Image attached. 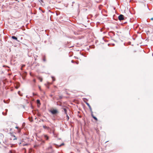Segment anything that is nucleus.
I'll return each instance as SVG.
<instances>
[{
    "label": "nucleus",
    "instance_id": "1",
    "mask_svg": "<svg viewBox=\"0 0 153 153\" xmlns=\"http://www.w3.org/2000/svg\"><path fill=\"white\" fill-rule=\"evenodd\" d=\"M118 19L120 21L123 20L124 19V16L123 15L120 14V15L118 17Z\"/></svg>",
    "mask_w": 153,
    "mask_h": 153
},
{
    "label": "nucleus",
    "instance_id": "2",
    "mask_svg": "<svg viewBox=\"0 0 153 153\" xmlns=\"http://www.w3.org/2000/svg\"><path fill=\"white\" fill-rule=\"evenodd\" d=\"M50 111L53 114H55L58 112L57 111L56 109H53L52 110H51Z\"/></svg>",
    "mask_w": 153,
    "mask_h": 153
},
{
    "label": "nucleus",
    "instance_id": "3",
    "mask_svg": "<svg viewBox=\"0 0 153 153\" xmlns=\"http://www.w3.org/2000/svg\"><path fill=\"white\" fill-rule=\"evenodd\" d=\"M86 103L87 104V105L88 106V108H89L90 110V111L92 113V108H91V106L89 104L88 102H86Z\"/></svg>",
    "mask_w": 153,
    "mask_h": 153
},
{
    "label": "nucleus",
    "instance_id": "4",
    "mask_svg": "<svg viewBox=\"0 0 153 153\" xmlns=\"http://www.w3.org/2000/svg\"><path fill=\"white\" fill-rule=\"evenodd\" d=\"M11 38L13 39H15V40H16L17 41L19 42V41L18 40L17 38L16 37L14 36H12Z\"/></svg>",
    "mask_w": 153,
    "mask_h": 153
},
{
    "label": "nucleus",
    "instance_id": "5",
    "mask_svg": "<svg viewBox=\"0 0 153 153\" xmlns=\"http://www.w3.org/2000/svg\"><path fill=\"white\" fill-rule=\"evenodd\" d=\"M44 137L46 140H48V137L47 135H45Z\"/></svg>",
    "mask_w": 153,
    "mask_h": 153
},
{
    "label": "nucleus",
    "instance_id": "6",
    "mask_svg": "<svg viewBox=\"0 0 153 153\" xmlns=\"http://www.w3.org/2000/svg\"><path fill=\"white\" fill-rule=\"evenodd\" d=\"M39 79L40 81L41 82H42V78L40 77H39L38 78Z\"/></svg>",
    "mask_w": 153,
    "mask_h": 153
},
{
    "label": "nucleus",
    "instance_id": "7",
    "mask_svg": "<svg viewBox=\"0 0 153 153\" xmlns=\"http://www.w3.org/2000/svg\"><path fill=\"white\" fill-rule=\"evenodd\" d=\"M63 110H64V111L65 112V114H67V110H66V109L65 108H64L63 109Z\"/></svg>",
    "mask_w": 153,
    "mask_h": 153
},
{
    "label": "nucleus",
    "instance_id": "8",
    "mask_svg": "<svg viewBox=\"0 0 153 153\" xmlns=\"http://www.w3.org/2000/svg\"><path fill=\"white\" fill-rule=\"evenodd\" d=\"M43 127L45 128V129H48L49 128L48 127L45 126H43Z\"/></svg>",
    "mask_w": 153,
    "mask_h": 153
},
{
    "label": "nucleus",
    "instance_id": "9",
    "mask_svg": "<svg viewBox=\"0 0 153 153\" xmlns=\"http://www.w3.org/2000/svg\"><path fill=\"white\" fill-rule=\"evenodd\" d=\"M36 103L37 104H40V101L39 100H36Z\"/></svg>",
    "mask_w": 153,
    "mask_h": 153
},
{
    "label": "nucleus",
    "instance_id": "10",
    "mask_svg": "<svg viewBox=\"0 0 153 153\" xmlns=\"http://www.w3.org/2000/svg\"><path fill=\"white\" fill-rule=\"evenodd\" d=\"M93 118L96 120H97V118L95 116L93 117Z\"/></svg>",
    "mask_w": 153,
    "mask_h": 153
},
{
    "label": "nucleus",
    "instance_id": "11",
    "mask_svg": "<svg viewBox=\"0 0 153 153\" xmlns=\"http://www.w3.org/2000/svg\"><path fill=\"white\" fill-rule=\"evenodd\" d=\"M52 80H53V81H55V78H54V77H53V76H52Z\"/></svg>",
    "mask_w": 153,
    "mask_h": 153
},
{
    "label": "nucleus",
    "instance_id": "12",
    "mask_svg": "<svg viewBox=\"0 0 153 153\" xmlns=\"http://www.w3.org/2000/svg\"><path fill=\"white\" fill-rule=\"evenodd\" d=\"M43 60L44 61V62H45L46 61V59L44 57L43 58Z\"/></svg>",
    "mask_w": 153,
    "mask_h": 153
},
{
    "label": "nucleus",
    "instance_id": "13",
    "mask_svg": "<svg viewBox=\"0 0 153 153\" xmlns=\"http://www.w3.org/2000/svg\"><path fill=\"white\" fill-rule=\"evenodd\" d=\"M20 91H19L18 92V93L20 96H22V95L21 94H20Z\"/></svg>",
    "mask_w": 153,
    "mask_h": 153
},
{
    "label": "nucleus",
    "instance_id": "14",
    "mask_svg": "<svg viewBox=\"0 0 153 153\" xmlns=\"http://www.w3.org/2000/svg\"><path fill=\"white\" fill-rule=\"evenodd\" d=\"M13 136L14 137H15L14 138H13V140H16L17 139V138H16V137H15V135H13Z\"/></svg>",
    "mask_w": 153,
    "mask_h": 153
},
{
    "label": "nucleus",
    "instance_id": "15",
    "mask_svg": "<svg viewBox=\"0 0 153 153\" xmlns=\"http://www.w3.org/2000/svg\"><path fill=\"white\" fill-rule=\"evenodd\" d=\"M64 145V143H62L60 145H59V146L60 147V146L63 145Z\"/></svg>",
    "mask_w": 153,
    "mask_h": 153
},
{
    "label": "nucleus",
    "instance_id": "16",
    "mask_svg": "<svg viewBox=\"0 0 153 153\" xmlns=\"http://www.w3.org/2000/svg\"><path fill=\"white\" fill-rule=\"evenodd\" d=\"M2 114L4 115H6L7 114V113H4L3 112H2Z\"/></svg>",
    "mask_w": 153,
    "mask_h": 153
},
{
    "label": "nucleus",
    "instance_id": "17",
    "mask_svg": "<svg viewBox=\"0 0 153 153\" xmlns=\"http://www.w3.org/2000/svg\"><path fill=\"white\" fill-rule=\"evenodd\" d=\"M91 115L92 116V117H94L93 114V112L92 113L91 112Z\"/></svg>",
    "mask_w": 153,
    "mask_h": 153
},
{
    "label": "nucleus",
    "instance_id": "18",
    "mask_svg": "<svg viewBox=\"0 0 153 153\" xmlns=\"http://www.w3.org/2000/svg\"><path fill=\"white\" fill-rule=\"evenodd\" d=\"M33 82H36V80H35V79H33Z\"/></svg>",
    "mask_w": 153,
    "mask_h": 153
},
{
    "label": "nucleus",
    "instance_id": "19",
    "mask_svg": "<svg viewBox=\"0 0 153 153\" xmlns=\"http://www.w3.org/2000/svg\"><path fill=\"white\" fill-rule=\"evenodd\" d=\"M67 117H68V119H69V117H68V115L67 114Z\"/></svg>",
    "mask_w": 153,
    "mask_h": 153
},
{
    "label": "nucleus",
    "instance_id": "20",
    "mask_svg": "<svg viewBox=\"0 0 153 153\" xmlns=\"http://www.w3.org/2000/svg\"><path fill=\"white\" fill-rule=\"evenodd\" d=\"M151 19L152 20H153V18H152Z\"/></svg>",
    "mask_w": 153,
    "mask_h": 153
},
{
    "label": "nucleus",
    "instance_id": "21",
    "mask_svg": "<svg viewBox=\"0 0 153 153\" xmlns=\"http://www.w3.org/2000/svg\"><path fill=\"white\" fill-rule=\"evenodd\" d=\"M71 62H72V63H73L74 62V61L73 60H72L71 61Z\"/></svg>",
    "mask_w": 153,
    "mask_h": 153
},
{
    "label": "nucleus",
    "instance_id": "22",
    "mask_svg": "<svg viewBox=\"0 0 153 153\" xmlns=\"http://www.w3.org/2000/svg\"><path fill=\"white\" fill-rule=\"evenodd\" d=\"M25 66V65H22V67H24V66Z\"/></svg>",
    "mask_w": 153,
    "mask_h": 153
},
{
    "label": "nucleus",
    "instance_id": "23",
    "mask_svg": "<svg viewBox=\"0 0 153 153\" xmlns=\"http://www.w3.org/2000/svg\"><path fill=\"white\" fill-rule=\"evenodd\" d=\"M9 153H12L11 151H10Z\"/></svg>",
    "mask_w": 153,
    "mask_h": 153
},
{
    "label": "nucleus",
    "instance_id": "24",
    "mask_svg": "<svg viewBox=\"0 0 153 153\" xmlns=\"http://www.w3.org/2000/svg\"><path fill=\"white\" fill-rule=\"evenodd\" d=\"M5 110H6V112H7V109H6Z\"/></svg>",
    "mask_w": 153,
    "mask_h": 153
},
{
    "label": "nucleus",
    "instance_id": "25",
    "mask_svg": "<svg viewBox=\"0 0 153 153\" xmlns=\"http://www.w3.org/2000/svg\"><path fill=\"white\" fill-rule=\"evenodd\" d=\"M16 128H18V127H16Z\"/></svg>",
    "mask_w": 153,
    "mask_h": 153
},
{
    "label": "nucleus",
    "instance_id": "26",
    "mask_svg": "<svg viewBox=\"0 0 153 153\" xmlns=\"http://www.w3.org/2000/svg\"><path fill=\"white\" fill-rule=\"evenodd\" d=\"M39 88L40 89V86H39Z\"/></svg>",
    "mask_w": 153,
    "mask_h": 153
},
{
    "label": "nucleus",
    "instance_id": "27",
    "mask_svg": "<svg viewBox=\"0 0 153 153\" xmlns=\"http://www.w3.org/2000/svg\"><path fill=\"white\" fill-rule=\"evenodd\" d=\"M18 87H17L16 88H18Z\"/></svg>",
    "mask_w": 153,
    "mask_h": 153
},
{
    "label": "nucleus",
    "instance_id": "28",
    "mask_svg": "<svg viewBox=\"0 0 153 153\" xmlns=\"http://www.w3.org/2000/svg\"><path fill=\"white\" fill-rule=\"evenodd\" d=\"M152 56H153V53L152 54Z\"/></svg>",
    "mask_w": 153,
    "mask_h": 153
},
{
    "label": "nucleus",
    "instance_id": "29",
    "mask_svg": "<svg viewBox=\"0 0 153 153\" xmlns=\"http://www.w3.org/2000/svg\"><path fill=\"white\" fill-rule=\"evenodd\" d=\"M4 102L5 103V101H4Z\"/></svg>",
    "mask_w": 153,
    "mask_h": 153
}]
</instances>
